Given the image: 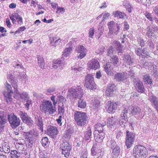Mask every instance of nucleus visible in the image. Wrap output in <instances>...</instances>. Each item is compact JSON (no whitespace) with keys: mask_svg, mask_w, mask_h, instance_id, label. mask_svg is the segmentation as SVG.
Masks as SVG:
<instances>
[{"mask_svg":"<svg viewBox=\"0 0 158 158\" xmlns=\"http://www.w3.org/2000/svg\"><path fill=\"white\" fill-rule=\"evenodd\" d=\"M111 143L110 147L111 149L115 148L116 147H118L117 146L116 143L114 140H111L110 142Z\"/></svg>","mask_w":158,"mask_h":158,"instance_id":"obj_59","label":"nucleus"},{"mask_svg":"<svg viewBox=\"0 0 158 158\" xmlns=\"http://www.w3.org/2000/svg\"><path fill=\"white\" fill-rule=\"evenodd\" d=\"M76 52L79 53L78 55V58L81 59L85 57L86 55L87 50L84 46L79 45L77 46L76 49Z\"/></svg>","mask_w":158,"mask_h":158,"instance_id":"obj_13","label":"nucleus"},{"mask_svg":"<svg viewBox=\"0 0 158 158\" xmlns=\"http://www.w3.org/2000/svg\"><path fill=\"white\" fill-rule=\"evenodd\" d=\"M23 129V127H19L18 129H16L15 131H14V133L16 135H18L20 133V130H21Z\"/></svg>","mask_w":158,"mask_h":158,"instance_id":"obj_63","label":"nucleus"},{"mask_svg":"<svg viewBox=\"0 0 158 158\" xmlns=\"http://www.w3.org/2000/svg\"><path fill=\"white\" fill-rule=\"evenodd\" d=\"M134 85L138 92L143 93L145 89L142 82L138 78H135L134 80Z\"/></svg>","mask_w":158,"mask_h":158,"instance_id":"obj_12","label":"nucleus"},{"mask_svg":"<svg viewBox=\"0 0 158 158\" xmlns=\"http://www.w3.org/2000/svg\"><path fill=\"white\" fill-rule=\"evenodd\" d=\"M86 106V103L83 99L80 98L78 101L77 106L81 108H85Z\"/></svg>","mask_w":158,"mask_h":158,"instance_id":"obj_41","label":"nucleus"},{"mask_svg":"<svg viewBox=\"0 0 158 158\" xmlns=\"http://www.w3.org/2000/svg\"><path fill=\"white\" fill-rule=\"evenodd\" d=\"M114 48L112 46L109 47L107 50V55L110 57L113 56V52Z\"/></svg>","mask_w":158,"mask_h":158,"instance_id":"obj_45","label":"nucleus"},{"mask_svg":"<svg viewBox=\"0 0 158 158\" xmlns=\"http://www.w3.org/2000/svg\"><path fill=\"white\" fill-rule=\"evenodd\" d=\"M35 123L37 126L39 127L40 130L42 132L43 131V120L42 118L40 116L36 115L35 117Z\"/></svg>","mask_w":158,"mask_h":158,"instance_id":"obj_26","label":"nucleus"},{"mask_svg":"<svg viewBox=\"0 0 158 158\" xmlns=\"http://www.w3.org/2000/svg\"><path fill=\"white\" fill-rule=\"evenodd\" d=\"M77 98H81L84 94V92L81 87L79 86L76 88Z\"/></svg>","mask_w":158,"mask_h":158,"instance_id":"obj_34","label":"nucleus"},{"mask_svg":"<svg viewBox=\"0 0 158 158\" xmlns=\"http://www.w3.org/2000/svg\"><path fill=\"white\" fill-rule=\"evenodd\" d=\"M107 25L109 30L108 35L109 38L113 37L112 35H117L120 31V24H119L112 21L109 22Z\"/></svg>","mask_w":158,"mask_h":158,"instance_id":"obj_6","label":"nucleus"},{"mask_svg":"<svg viewBox=\"0 0 158 158\" xmlns=\"http://www.w3.org/2000/svg\"><path fill=\"white\" fill-rule=\"evenodd\" d=\"M116 90V86L114 84H109L106 88V91L107 96H112L113 95L114 92Z\"/></svg>","mask_w":158,"mask_h":158,"instance_id":"obj_18","label":"nucleus"},{"mask_svg":"<svg viewBox=\"0 0 158 158\" xmlns=\"http://www.w3.org/2000/svg\"><path fill=\"white\" fill-rule=\"evenodd\" d=\"M26 101V102L24 104V105L27 108V110H28L29 109L30 106L31 104V101L30 99H28Z\"/></svg>","mask_w":158,"mask_h":158,"instance_id":"obj_61","label":"nucleus"},{"mask_svg":"<svg viewBox=\"0 0 158 158\" xmlns=\"http://www.w3.org/2000/svg\"><path fill=\"white\" fill-rule=\"evenodd\" d=\"M10 147L8 145H3L2 146V152L3 151L6 153H8L10 152Z\"/></svg>","mask_w":158,"mask_h":158,"instance_id":"obj_48","label":"nucleus"},{"mask_svg":"<svg viewBox=\"0 0 158 158\" xmlns=\"http://www.w3.org/2000/svg\"><path fill=\"white\" fill-rule=\"evenodd\" d=\"M145 66H148V69H150L152 70L151 71L152 74L154 77H156L157 76V71L156 68H155L154 65H153L152 62H146L144 64Z\"/></svg>","mask_w":158,"mask_h":158,"instance_id":"obj_21","label":"nucleus"},{"mask_svg":"<svg viewBox=\"0 0 158 158\" xmlns=\"http://www.w3.org/2000/svg\"><path fill=\"white\" fill-rule=\"evenodd\" d=\"M143 81L145 83L149 85L151 84L152 82V78L148 74H146L144 76Z\"/></svg>","mask_w":158,"mask_h":158,"instance_id":"obj_39","label":"nucleus"},{"mask_svg":"<svg viewBox=\"0 0 158 158\" xmlns=\"http://www.w3.org/2000/svg\"><path fill=\"white\" fill-rule=\"evenodd\" d=\"M63 97L61 95H53L51 97L50 99L53 102V106H56V104L63 99Z\"/></svg>","mask_w":158,"mask_h":158,"instance_id":"obj_28","label":"nucleus"},{"mask_svg":"<svg viewBox=\"0 0 158 158\" xmlns=\"http://www.w3.org/2000/svg\"><path fill=\"white\" fill-rule=\"evenodd\" d=\"M38 64L40 67L42 69L44 68L45 63L44 59L42 55H37Z\"/></svg>","mask_w":158,"mask_h":158,"instance_id":"obj_32","label":"nucleus"},{"mask_svg":"<svg viewBox=\"0 0 158 158\" xmlns=\"http://www.w3.org/2000/svg\"><path fill=\"white\" fill-rule=\"evenodd\" d=\"M123 136V133L121 131H118L117 133L116 138L118 140H119L121 139V137Z\"/></svg>","mask_w":158,"mask_h":158,"instance_id":"obj_60","label":"nucleus"},{"mask_svg":"<svg viewBox=\"0 0 158 158\" xmlns=\"http://www.w3.org/2000/svg\"><path fill=\"white\" fill-rule=\"evenodd\" d=\"M65 11V9L62 7H59L57 8V9L56 11V13H59V14H62Z\"/></svg>","mask_w":158,"mask_h":158,"instance_id":"obj_62","label":"nucleus"},{"mask_svg":"<svg viewBox=\"0 0 158 158\" xmlns=\"http://www.w3.org/2000/svg\"><path fill=\"white\" fill-rule=\"evenodd\" d=\"M110 14L108 12H105L103 16L102 19V22H103L106 20L110 16Z\"/></svg>","mask_w":158,"mask_h":158,"instance_id":"obj_56","label":"nucleus"},{"mask_svg":"<svg viewBox=\"0 0 158 158\" xmlns=\"http://www.w3.org/2000/svg\"><path fill=\"white\" fill-rule=\"evenodd\" d=\"M127 73L122 72L116 73L114 75V78L117 82H123L127 79Z\"/></svg>","mask_w":158,"mask_h":158,"instance_id":"obj_15","label":"nucleus"},{"mask_svg":"<svg viewBox=\"0 0 158 158\" xmlns=\"http://www.w3.org/2000/svg\"><path fill=\"white\" fill-rule=\"evenodd\" d=\"M57 39V38L56 37H53L50 38V44L51 46H53L54 47H56L57 46V44H56L55 42H54V41L56 40Z\"/></svg>","mask_w":158,"mask_h":158,"instance_id":"obj_50","label":"nucleus"},{"mask_svg":"<svg viewBox=\"0 0 158 158\" xmlns=\"http://www.w3.org/2000/svg\"><path fill=\"white\" fill-rule=\"evenodd\" d=\"M131 113L134 115H138L141 112V109L137 106L133 107L131 110Z\"/></svg>","mask_w":158,"mask_h":158,"instance_id":"obj_37","label":"nucleus"},{"mask_svg":"<svg viewBox=\"0 0 158 158\" xmlns=\"http://www.w3.org/2000/svg\"><path fill=\"white\" fill-rule=\"evenodd\" d=\"M150 100L152 105L158 101V98L155 95H152L150 97Z\"/></svg>","mask_w":158,"mask_h":158,"instance_id":"obj_47","label":"nucleus"},{"mask_svg":"<svg viewBox=\"0 0 158 158\" xmlns=\"http://www.w3.org/2000/svg\"><path fill=\"white\" fill-rule=\"evenodd\" d=\"M64 64L65 63L63 61L56 60L53 61L52 66L54 69L59 70L63 69Z\"/></svg>","mask_w":158,"mask_h":158,"instance_id":"obj_19","label":"nucleus"},{"mask_svg":"<svg viewBox=\"0 0 158 158\" xmlns=\"http://www.w3.org/2000/svg\"><path fill=\"white\" fill-rule=\"evenodd\" d=\"M113 65L108 62L104 65V69L106 74L109 76H111L113 74Z\"/></svg>","mask_w":158,"mask_h":158,"instance_id":"obj_24","label":"nucleus"},{"mask_svg":"<svg viewBox=\"0 0 158 158\" xmlns=\"http://www.w3.org/2000/svg\"><path fill=\"white\" fill-rule=\"evenodd\" d=\"M92 101L91 104L94 109H96L100 106V102L97 99L94 98L92 100Z\"/></svg>","mask_w":158,"mask_h":158,"instance_id":"obj_40","label":"nucleus"},{"mask_svg":"<svg viewBox=\"0 0 158 158\" xmlns=\"http://www.w3.org/2000/svg\"><path fill=\"white\" fill-rule=\"evenodd\" d=\"M92 155L93 156L101 157L103 155L101 149L99 148H97L96 146L94 145L91 149Z\"/></svg>","mask_w":158,"mask_h":158,"instance_id":"obj_22","label":"nucleus"},{"mask_svg":"<svg viewBox=\"0 0 158 158\" xmlns=\"http://www.w3.org/2000/svg\"><path fill=\"white\" fill-rule=\"evenodd\" d=\"M88 65L91 69L96 70L99 67V63L97 60L93 59L88 63Z\"/></svg>","mask_w":158,"mask_h":158,"instance_id":"obj_25","label":"nucleus"},{"mask_svg":"<svg viewBox=\"0 0 158 158\" xmlns=\"http://www.w3.org/2000/svg\"><path fill=\"white\" fill-rule=\"evenodd\" d=\"M94 27L90 28L89 32V38H93L94 36Z\"/></svg>","mask_w":158,"mask_h":158,"instance_id":"obj_54","label":"nucleus"},{"mask_svg":"<svg viewBox=\"0 0 158 158\" xmlns=\"http://www.w3.org/2000/svg\"><path fill=\"white\" fill-rule=\"evenodd\" d=\"M18 114L20 116L23 121L28 116L27 113L21 111H18Z\"/></svg>","mask_w":158,"mask_h":158,"instance_id":"obj_46","label":"nucleus"},{"mask_svg":"<svg viewBox=\"0 0 158 158\" xmlns=\"http://www.w3.org/2000/svg\"><path fill=\"white\" fill-rule=\"evenodd\" d=\"M58 114H62L64 112V107L63 105L62 106H58Z\"/></svg>","mask_w":158,"mask_h":158,"instance_id":"obj_53","label":"nucleus"},{"mask_svg":"<svg viewBox=\"0 0 158 158\" xmlns=\"http://www.w3.org/2000/svg\"><path fill=\"white\" fill-rule=\"evenodd\" d=\"M72 51V47L70 46L69 47L66 48L65 49L63 55L64 56L66 57L70 55Z\"/></svg>","mask_w":158,"mask_h":158,"instance_id":"obj_42","label":"nucleus"},{"mask_svg":"<svg viewBox=\"0 0 158 158\" xmlns=\"http://www.w3.org/2000/svg\"><path fill=\"white\" fill-rule=\"evenodd\" d=\"M113 150L111 156L113 158H117L120 152V148L118 147L112 149Z\"/></svg>","mask_w":158,"mask_h":158,"instance_id":"obj_30","label":"nucleus"},{"mask_svg":"<svg viewBox=\"0 0 158 158\" xmlns=\"http://www.w3.org/2000/svg\"><path fill=\"white\" fill-rule=\"evenodd\" d=\"M40 110L43 113L47 115L52 114L56 111L55 106L52 105L51 101L44 100L40 106Z\"/></svg>","mask_w":158,"mask_h":158,"instance_id":"obj_3","label":"nucleus"},{"mask_svg":"<svg viewBox=\"0 0 158 158\" xmlns=\"http://www.w3.org/2000/svg\"><path fill=\"white\" fill-rule=\"evenodd\" d=\"M56 88L53 87H50L47 90L46 94L48 95V93H51L55 91Z\"/></svg>","mask_w":158,"mask_h":158,"instance_id":"obj_57","label":"nucleus"},{"mask_svg":"<svg viewBox=\"0 0 158 158\" xmlns=\"http://www.w3.org/2000/svg\"><path fill=\"white\" fill-rule=\"evenodd\" d=\"M146 35L149 38L151 39H155L156 38V35L154 32L158 33V27L156 25H152L150 27L148 26L146 29Z\"/></svg>","mask_w":158,"mask_h":158,"instance_id":"obj_10","label":"nucleus"},{"mask_svg":"<svg viewBox=\"0 0 158 158\" xmlns=\"http://www.w3.org/2000/svg\"><path fill=\"white\" fill-rule=\"evenodd\" d=\"M117 108L116 102L114 103L111 101H108L106 106V109L109 113L114 112Z\"/></svg>","mask_w":158,"mask_h":158,"instance_id":"obj_16","label":"nucleus"},{"mask_svg":"<svg viewBox=\"0 0 158 158\" xmlns=\"http://www.w3.org/2000/svg\"><path fill=\"white\" fill-rule=\"evenodd\" d=\"M6 121V119L3 114L0 112V133L3 131Z\"/></svg>","mask_w":158,"mask_h":158,"instance_id":"obj_27","label":"nucleus"},{"mask_svg":"<svg viewBox=\"0 0 158 158\" xmlns=\"http://www.w3.org/2000/svg\"><path fill=\"white\" fill-rule=\"evenodd\" d=\"M26 29V28L25 26H23L19 28L18 30L15 32V34H20L23 31Z\"/></svg>","mask_w":158,"mask_h":158,"instance_id":"obj_52","label":"nucleus"},{"mask_svg":"<svg viewBox=\"0 0 158 158\" xmlns=\"http://www.w3.org/2000/svg\"><path fill=\"white\" fill-rule=\"evenodd\" d=\"M74 119L77 125L79 126L82 127L87 124L88 117L85 113L75 111L74 112Z\"/></svg>","mask_w":158,"mask_h":158,"instance_id":"obj_4","label":"nucleus"},{"mask_svg":"<svg viewBox=\"0 0 158 158\" xmlns=\"http://www.w3.org/2000/svg\"><path fill=\"white\" fill-rule=\"evenodd\" d=\"M87 152H82L81 153L80 158H87Z\"/></svg>","mask_w":158,"mask_h":158,"instance_id":"obj_64","label":"nucleus"},{"mask_svg":"<svg viewBox=\"0 0 158 158\" xmlns=\"http://www.w3.org/2000/svg\"><path fill=\"white\" fill-rule=\"evenodd\" d=\"M94 139L96 142L98 143H101L102 142L105 137L104 132H101V134H94Z\"/></svg>","mask_w":158,"mask_h":158,"instance_id":"obj_29","label":"nucleus"},{"mask_svg":"<svg viewBox=\"0 0 158 158\" xmlns=\"http://www.w3.org/2000/svg\"><path fill=\"white\" fill-rule=\"evenodd\" d=\"M106 125V123H103L102 124L98 123L94 126L95 130L94 134H97V133L101 134L103 132V127Z\"/></svg>","mask_w":158,"mask_h":158,"instance_id":"obj_23","label":"nucleus"},{"mask_svg":"<svg viewBox=\"0 0 158 158\" xmlns=\"http://www.w3.org/2000/svg\"><path fill=\"white\" fill-rule=\"evenodd\" d=\"M23 122L29 125H31L33 122L31 118L28 116Z\"/></svg>","mask_w":158,"mask_h":158,"instance_id":"obj_49","label":"nucleus"},{"mask_svg":"<svg viewBox=\"0 0 158 158\" xmlns=\"http://www.w3.org/2000/svg\"><path fill=\"white\" fill-rule=\"evenodd\" d=\"M110 61L112 65L114 66H118V65L119 59L118 57L116 55H114L113 56L110 57Z\"/></svg>","mask_w":158,"mask_h":158,"instance_id":"obj_31","label":"nucleus"},{"mask_svg":"<svg viewBox=\"0 0 158 158\" xmlns=\"http://www.w3.org/2000/svg\"><path fill=\"white\" fill-rule=\"evenodd\" d=\"M20 156V153L18 152L16 150H11L9 156V158H19Z\"/></svg>","mask_w":158,"mask_h":158,"instance_id":"obj_38","label":"nucleus"},{"mask_svg":"<svg viewBox=\"0 0 158 158\" xmlns=\"http://www.w3.org/2000/svg\"><path fill=\"white\" fill-rule=\"evenodd\" d=\"M47 131V134L52 138L55 137L58 132L57 128L54 126H48Z\"/></svg>","mask_w":158,"mask_h":158,"instance_id":"obj_17","label":"nucleus"},{"mask_svg":"<svg viewBox=\"0 0 158 158\" xmlns=\"http://www.w3.org/2000/svg\"><path fill=\"white\" fill-rule=\"evenodd\" d=\"M8 119L10 126L12 128L14 129L17 127L20 124V120L14 114H11L7 116Z\"/></svg>","mask_w":158,"mask_h":158,"instance_id":"obj_9","label":"nucleus"},{"mask_svg":"<svg viewBox=\"0 0 158 158\" xmlns=\"http://www.w3.org/2000/svg\"><path fill=\"white\" fill-rule=\"evenodd\" d=\"M135 133L128 130L126 131L125 143L127 148H130L132 146L135 140Z\"/></svg>","mask_w":158,"mask_h":158,"instance_id":"obj_8","label":"nucleus"},{"mask_svg":"<svg viewBox=\"0 0 158 158\" xmlns=\"http://www.w3.org/2000/svg\"><path fill=\"white\" fill-rule=\"evenodd\" d=\"M34 130H31L29 131L24 132L25 135L28 137L30 136V135L31 136L32 135L34 134Z\"/></svg>","mask_w":158,"mask_h":158,"instance_id":"obj_58","label":"nucleus"},{"mask_svg":"<svg viewBox=\"0 0 158 158\" xmlns=\"http://www.w3.org/2000/svg\"><path fill=\"white\" fill-rule=\"evenodd\" d=\"M113 15L115 17L120 19H124L126 15L123 12L118 11H114L113 13Z\"/></svg>","mask_w":158,"mask_h":158,"instance_id":"obj_35","label":"nucleus"},{"mask_svg":"<svg viewBox=\"0 0 158 158\" xmlns=\"http://www.w3.org/2000/svg\"><path fill=\"white\" fill-rule=\"evenodd\" d=\"M127 110L125 108L123 110L121 114V116L118 121H117V118L116 116L111 117L108 118L107 119V125L108 126L111 128L114 127L115 124L117 123V124H119L121 125L126 123L127 116Z\"/></svg>","mask_w":158,"mask_h":158,"instance_id":"obj_2","label":"nucleus"},{"mask_svg":"<svg viewBox=\"0 0 158 158\" xmlns=\"http://www.w3.org/2000/svg\"><path fill=\"white\" fill-rule=\"evenodd\" d=\"M133 153L135 158H145L148 155L146 148L141 145L135 147L133 149Z\"/></svg>","mask_w":158,"mask_h":158,"instance_id":"obj_5","label":"nucleus"},{"mask_svg":"<svg viewBox=\"0 0 158 158\" xmlns=\"http://www.w3.org/2000/svg\"><path fill=\"white\" fill-rule=\"evenodd\" d=\"M60 148L62 150V154L64 157L68 158L70 155L71 149V145L67 141L64 142L60 145Z\"/></svg>","mask_w":158,"mask_h":158,"instance_id":"obj_11","label":"nucleus"},{"mask_svg":"<svg viewBox=\"0 0 158 158\" xmlns=\"http://www.w3.org/2000/svg\"><path fill=\"white\" fill-rule=\"evenodd\" d=\"M16 93L15 96H18L19 99H22L24 101H26L30 99V97L27 93L26 92H23L22 93H19L18 90L16 91L14 90Z\"/></svg>","mask_w":158,"mask_h":158,"instance_id":"obj_20","label":"nucleus"},{"mask_svg":"<svg viewBox=\"0 0 158 158\" xmlns=\"http://www.w3.org/2000/svg\"><path fill=\"white\" fill-rule=\"evenodd\" d=\"M144 15L150 21H153V19H154V18H152V16L151 15V14L149 13L148 12H145Z\"/></svg>","mask_w":158,"mask_h":158,"instance_id":"obj_51","label":"nucleus"},{"mask_svg":"<svg viewBox=\"0 0 158 158\" xmlns=\"http://www.w3.org/2000/svg\"><path fill=\"white\" fill-rule=\"evenodd\" d=\"M102 22H101L99 23V25L98 26V30L100 32L98 38H99L102 35L104 31V29L103 27V24H102Z\"/></svg>","mask_w":158,"mask_h":158,"instance_id":"obj_44","label":"nucleus"},{"mask_svg":"<svg viewBox=\"0 0 158 158\" xmlns=\"http://www.w3.org/2000/svg\"><path fill=\"white\" fill-rule=\"evenodd\" d=\"M137 41L138 43L141 47H143L144 46V42L143 40L141 38H138Z\"/></svg>","mask_w":158,"mask_h":158,"instance_id":"obj_55","label":"nucleus"},{"mask_svg":"<svg viewBox=\"0 0 158 158\" xmlns=\"http://www.w3.org/2000/svg\"><path fill=\"white\" fill-rule=\"evenodd\" d=\"M76 89L72 88L69 90L68 96L70 98H77Z\"/></svg>","mask_w":158,"mask_h":158,"instance_id":"obj_33","label":"nucleus"},{"mask_svg":"<svg viewBox=\"0 0 158 158\" xmlns=\"http://www.w3.org/2000/svg\"><path fill=\"white\" fill-rule=\"evenodd\" d=\"M84 86L91 90H94L96 88L94 83V77L92 74H88L85 77Z\"/></svg>","mask_w":158,"mask_h":158,"instance_id":"obj_7","label":"nucleus"},{"mask_svg":"<svg viewBox=\"0 0 158 158\" xmlns=\"http://www.w3.org/2000/svg\"><path fill=\"white\" fill-rule=\"evenodd\" d=\"M91 129L88 128L87 130L85 132V134L84 139L86 141H89V142L91 140Z\"/></svg>","mask_w":158,"mask_h":158,"instance_id":"obj_36","label":"nucleus"},{"mask_svg":"<svg viewBox=\"0 0 158 158\" xmlns=\"http://www.w3.org/2000/svg\"><path fill=\"white\" fill-rule=\"evenodd\" d=\"M135 53L137 56L142 58L149 56V54L147 48H143L142 49L140 48H136L135 50Z\"/></svg>","mask_w":158,"mask_h":158,"instance_id":"obj_14","label":"nucleus"},{"mask_svg":"<svg viewBox=\"0 0 158 158\" xmlns=\"http://www.w3.org/2000/svg\"><path fill=\"white\" fill-rule=\"evenodd\" d=\"M41 143L42 145L44 147H47L48 146L49 143L48 142V138L47 137H43L41 139Z\"/></svg>","mask_w":158,"mask_h":158,"instance_id":"obj_43","label":"nucleus"},{"mask_svg":"<svg viewBox=\"0 0 158 158\" xmlns=\"http://www.w3.org/2000/svg\"><path fill=\"white\" fill-rule=\"evenodd\" d=\"M8 81L9 82L6 81L5 84L6 89L7 91H5L3 92V94L5 97L4 100L8 103L12 102V98L11 94L13 93V90L12 89L11 85L13 86L15 91L17 90V85L16 80H15L13 75L8 74L7 76Z\"/></svg>","mask_w":158,"mask_h":158,"instance_id":"obj_1","label":"nucleus"}]
</instances>
